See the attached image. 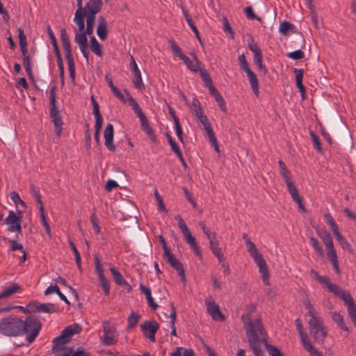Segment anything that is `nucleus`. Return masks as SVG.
<instances>
[{
	"label": "nucleus",
	"mask_w": 356,
	"mask_h": 356,
	"mask_svg": "<svg viewBox=\"0 0 356 356\" xmlns=\"http://www.w3.org/2000/svg\"><path fill=\"white\" fill-rule=\"evenodd\" d=\"M309 333L314 341L317 343H323L327 336V330L323 320L319 316L313 317L308 321Z\"/></svg>",
	"instance_id": "5"
},
{
	"label": "nucleus",
	"mask_w": 356,
	"mask_h": 356,
	"mask_svg": "<svg viewBox=\"0 0 356 356\" xmlns=\"http://www.w3.org/2000/svg\"><path fill=\"white\" fill-rule=\"evenodd\" d=\"M176 317H177L176 311H175V309L172 307V312H170V318L171 319V321H170V327L172 328L171 335H173V336H176V334H177L176 327H175Z\"/></svg>",
	"instance_id": "42"
},
{
	"label": "nucleus",
	"mask_w": 356,
	"mask_h": 356,
	"mask_svg": "<svg viewBox=\"0 0 356 356\" xmlns=\"http://www.w3.org/2000/svg\"><path fill=\"white\" fill-rule=\"evenodd\" d=\"M41 330L39 320L33 316L24 319L17 315H9L0 319V336L6 338H17L26 336V341L31 343Z\"/></svg>",
	"instance_id": "1"
},
{
	"label": "nucleus",
	"mask_w": 356,
	"mask_h": 356,
	"mask_svg": "<svg viewBox=\"0 0 356 356\" xmlns=\"http://www.w3.org/2000/svg\"><path fill=\"white\" fill-rule=\"evenodd\" d=\"M310 243H311L312 246L313 247V248L314 249V250L316 251V252L320 257H323L324 254H323V248L321 246V245L319 244L317 239H316L314 237H311L310 238Z\"/></svg>",
	"instance_id": "41"
},
{
	"label": "nucleus",
	"mask_w": 356,
	"mask_h": 356,
	"mask_svg": "<svg viewBox=\"0 0 356 356\" xmlns=\"http://www.w3.org/2000/svg\"><path fill=\"white\" fill-rule=\"evenodd\" d=\"M70 47L71 46H64V50L65 54V58L67 62L70 77L74 80L75 77V67L73 56Z\"/></svg>",
	"instance_id": "23"
},
{
	"label": "nucleus",
	"mask_w": 356,
	"mask_h": 356,
	"mask_svg": "<svg viewBox=\"0 0 356 356\" xmlns=\"http://www.w3.org/2000/svg\"><path fill=\"white\" fill-rule=\"evenodd\" d=\"M245 244L248 248V252L259 268L263 282L264 284L268 286L270 284V280L266 261L264 259L262 255L259 252L254 244L252 243L249 238H247L245 241Z\"/></svg>",
	"instance_id": "4"
},
{
	"label": "nucleus",
	"mask_w": 356,
	"mask_h": 356,
	"mask_svg": "<svg viewBox=\"0 0 356 356\" xmlns=\"http://www.w3.org/2000/svg\"><path fill=\"white\" fill-rule=\"evenodd\" d=\"M72 353V348H65L64 350L60 352L54 353V356H71Z\"/></svg>",
	"instance_id": "64"
},
{
	"label": "nucleus",
	"mask_w": 356,
	"mask_h": 356,
	"mask_svg": "<svg viewBox=\"0 0 356 356\" xmlns=\"http://www.w3.org/2000/svg\"><path fill=\"white\" fill-rule=\"evenodd\" d=\"M182 11H183V13L184 15V17H185V18L186 19V22H188V25L192 29V30L196 34H197L198 33L197 29L196 26H195V24H193V19H192L191 17L190 16V15L188 14L187 10H186L184 8L182 9Z\"/></svg>",
	"instance_id": "50"
},
{
	"label": "nucleus",
	"mask_w": 356,
	"mask_h": 356,
	"mask_svg": "<svg viewBox=\"0 0 356 356\" xmlns=\"http://www.w3.org/2000/svg\"><path fill=\"white\" fill-rule=\"evenodd\" d=\"M95 270L98 274V277H101L105 276L104 273L102 265L100 260L97 256H96L95 258Z\"/></svg>",
	"instance_id": "53"
},
{
	"label": "nucleus",
	"mask_w": 356,
	"mask_h": 356,
	"mask_svg": "<svg viewBox=\"0 0 356 356\" xmlns=\"http://www.w3.org/2000/svg\"><path fill=\"white\" fill-rule=\"evenodd\" d=\"M305 309L307 310L306 315L309 316V318L319 316L318 312L314 308L313 305L309 301H307L305 303Z\"/></svg>",
	"instance_id": "38"
},
{
	"label": "nucleus",
	"mask_w": 356,
	"mask_h": 356,
	"mask_svg": "<svg viewBox=\"0 0 356 356\" xmlns=\"http://www.w3.org/2000/svg\"><path fill=\"white\" fill-rule=\"evenodd\" d=\"M279 167L280 172L282 176L283 177L285 182L291 180L290 179V172L287 170L286 166L284 162L282 161H279Z\"/></svg>",
	"instance_id": "37"
},
{
	"label": "nucleus",
	"mask_w": 356,
	"mask_h": 356,
	"mask_svg": "<svg viewBox=\"0 0 356 356\" xmlns=\"http://www.w3.org/2000/svg\"><path fill=\"white\" fill-rule=\"evenodd\" d=\"M222 29L223 31L228 34L231 38H234V31L229 23V21L227 18L224 17L222 20Z\"/></svg>",
	"instance_id": "43"
},
{
	"label": "nucleus",
	"mask_w": 356,
	"mask_h": 356,
	"mask_svg": "<svg viewBox=\"0 0 356 356\" xmlns=\"http://www.w3.org/2000/svg\"><path fill=\"white\" fill-rule=\"evenodd\" d=\"M28 308L31 312H39V313H52L55 311L54 305L48 304H40L38 302H30L28 305Z\"/></svg>",
	"instance_id": "19"
},
{
	"label": "nucleus",
	"mask_w": 356,
	"mask_h": 356,
	"mask_svg": "<svg viewBox=\"0 0 356 356\" xmlns=\"http://www.w3.org/2000/svg\"><path fill=\"white\" fill-rule=\"evenodd\" d=\"M242 321L248 338V341L252 351L261 350L262 343H266L267 334L262 325L260 318L250 319L247 315L242 316Z\"/></svg>",
	"instance_id": "3"
},
{
	"label": "nucleus",
	"mask_w": 356,
	"mask_h": 356,
	"mask_svg": "<svg viewBox=\"0 0 356 356\" xmlns=\"http://www.w3.org/2000/svg\"><path fill=\"white\" fill-rule=\"evenodd\" d=\"M77 332L79 327L76 325H69L65 327L58 337L54 339L52 351L56 353L64 350L65 348H70L65 345L70 341V337Z\"/></svg>",
	"instance_id": "7"
},
{
	"label": "nucleus",
	"mask_w": 356,
	"mask_h": 356,
	"mask_svg": "<svg viewBox=\"0 0 356 356\" xmlns=\"http://www.w3.org/2000/svg\"><path fill=\"white\" fill-rule=\"evenodd\" d=\"M40 212H41L40 218H41V220H42V225L44 227L47 234L49 236H51V227H50L49 225L48 224V222H47V221L46 220V216H45V214H44V210L43 206H41L40 207Z\"/></svg>",
	"instance_id": "39"
},
{
	"label": "nucleus",
	"mask_w": 356,
	"mask_h": 356,
	"mask_svg": "<svg viewBox=\"0 0 356 356\" xmlns=\"http://www.w3.org/2000/svg\"><path fill=\"white\" fill-rule=\"evenodd\" d=\"M97 34L101 40H104L107 36L106 22L103 17L98 18Z\"/></svg>",
	"instance_id": "25"
},
{
	"label": "nucleus",
	"mask_w": 356,
	"mask_h": 356,
	"mask_svg": "<svg viewBox=\"0 0 356 356\" xmlns=\"http://www.w3.org/2000/svg\"><path fill=\"white\" fill-rule=\"evenodd\" d=\"M246 75L249 79L251 88L254 92H257L259 88V83L256 74L251 70L248 72Z\"/></svg>",
	"instance_id": "34"
},
{
	"label": "nucleus",
	"mask_w": 356,
	"mask_h": 356,
	"mask_svg": "<svg viewBox=\"0 0 356 356\" xmlns=\"http://www.w3.org/2000/svg\"><path fill=\"white\" fill-rule=\"evenodd\" d=\"M111 273L113 277L115 283L118 285H123L126 283L125 280L120 272H118L114 267L110 268Z\"/></svg>",
	"instance_id": "35"
},
{
	"label": "nucleus",
	"mask_w": 356,
	"mask_h": 356,
	"mask_svg": "<svg viewBox=\"0 0 356 356\" xmlns=\"http://www.w3.org/2000/svg\"><path fill=\"white\" fill-rule=\"evenodd\" d=\"M318 235L323 241L327 250V256L331 261L334 270L339 273V267L336 250L334 248L333 241L331 234L325 229H319Z\"/></svg>",
	"instance_id": "6"
},
{
	"label": "nucleus",
	"mask_w": 356,
	"mask_h": 356,
	"mask_svg": "<svg viewBox=\"0 0 356 356\" xmlns=\"http://www.w3.org/2000/svg\"><path fill=\"white\" fill-rule=\"evenodd\" d=\"M20 290V286L17 284H13L10 286L6 288L0 293V300L4 298L9 297L10 296L17 293Z\"/></svg>",
	"instance_id": "31"
},
{
	"label": "nucleus",
	"mask_w": 356,
	"mask_h": 356,
	"mask_svg": "<svg viewBox=\"0 0 356 356\" xmlns=\"http://www.w3.org/2000/svg\"><path fill=\"white\" fill-rule=\"evenodd\" d=\"M58 47L59 46H54V52L56 53V54L57 56L58 65V67H59V68H60V70L61 71V74H63V64L61 56H60V52H59Z\"/></svg>",
	"instance_id": "56"
},
{
	"label": "nucleus",
	"mask_w": 356,
	"mask_h": 356,
	"mask_svg": "<svg viewBox=\"0 0 356 356\" xmlns=\"http://www.w3.org/2000/svg\"><path fill=\"white\" fill-rule=\"evenodd\" d=\"M250 50L254 54V62L257 64L260 70L264 74H266L267 70L266 67L262 64V55L260 49H259V46H250Z\"/></svg>",
	"instance_id": "24"
},
{
	"label": "nucleus",
	"mask_w": 356,
	"mask_h": 356,
	"mask_svg": "<svg viewBox=\"0 0 356 356\" xmlns=\"http://www.w3.org/2000/svg\"><path fill=\"white\" fill-rule=\"evenodd\" d=\"M103 335L100 337V341L104 346H112L117 343L118 333L116 328L108 321H104L102 324Z\"/></svg>",
	"instance_id": "8"
},
{
	"label": "nucleus",
	"mask_w": 356,
	"mask_h": 356,
	"mask_svg": "<svg viewBox=\"0 0 356 356\" xmlns=\"http://www.w3.org/2000/svg\"><path fill=\"white\" fill-rule=\"evenodd\" d=\"M172 52L174 56L181 60L183 63L193 72H197L200 69V62L197 60V56L192 54L193 60H191L179 48V46H171Z\"/></svg>",
	"instance_id": "9"
},
{
	"label": "nucleus",
	"mask_w": 356,
	"mask_h": 356,
	"mask_svg": "<svg viewBox=\"0 0 356 356\" xmlns=\"http://www.w3.org/2000/svg\"><path fill=\"white\" fill-rule=\"evenodd\" d=\"M175 218L178 220V227L181 229V233L184 234H186L187 232H190L189 229L186 225V222L182 219V218L177 215Z\"/></svg>",
	"instance_id": "47"
},
{
	"label": "nucleus",
	"mask_w": 356,
	"mask_h": 356,
	"mask_svg": "<svg viewBox=\"0 0 356 356\" xmlns=\"http://www.w3.org/2000/svg\"><path fill=\"white\" fill-rule=\"evenodd\" d=\"M175 129L177 137L181 141H183V132L177 117H175Z\"/></svg>",
	"instance_id": "52"
},
{
	"label": "nucleus",
	"mask_w": 356,
	"mask_h": 356,
	"mask_svg": "<svg viewBox=\"0 0 356 356\" xmlns=\"http://www.w3.org/2000/svg\"><path fill=\"white\" fill-rule=\"evenodd\" d=\"M183 236L184 237V239L186 241V242L191 246V249L193 248H195V246L197 245V244L196 243V240H195V237H193L192 236L191 231L187 232L186 234H184Z\"/></svg>",
	"instance_id": "48"
},
{
	"label": "nucleus",
	"mask_w": 356,
	"mask_h": 356,
	"mask_svg": "<svg viewBox=\"0 0 356 356\" xmlns=\"http://www.w3.org/2000/svg\"><path fill=\"white\" fill-rule=\"evenodd\" d=\"M286 56L293 60H299L304 57V53L301 50H296L293 52L288 53Z\"/></svg>",
	"instance_id": "55"
},
{
	"label": "nucleus",
	"mask_w": 356,
	"mask_h": 356,
	"mask_svg": "<svg viewBox=\"0 0 356 356\" xmlns=\"http://www.w3.org/2000/svg\"><path fill=\"white\" fill-rule=\"evenodd\" d=\"M130 67L134 76L133 81L135 87L138 89L143 88L144 85L143 83L140 71L134 60V58L132 56H131Z\"/></svg>",
	"instance_id": "20"
},
{
	"label": "nucleus",
	"mask_w": 356,
	"mask_h": 356,
	"mask_svg": "<svg viewBox=\"0 0 356 356\" xmlns=\"http://www.w3.org/2000/svg\"><path fill=\"white\" fill-rule=\"evenodd\" d=\"M105 138V145L111 151L115 149V146L113 145V127L111 124H108L104 132Z\"/></svg>",
	"instance_id": "22"
},
{
	"label": "nucleus",
	"mask_w": 356,
	"mask_h": 356,
	"mask_svg": "<svg viewBox=\"0 0 356 356\" xmlns=\"http://www.w3.org/2000/svg\"><path fill=\"white\" fill-rule=\"evenodd\" d=\"M159 324L155 321H146L141 325V330L149 341H155V334L159 329Z\"/></svg>",
	"instance_id": "17"
},
{
	"label": "nucleus",
	"mask_w": 356,
	"mask_h": 356,
	"mask_svg": "<svg viewBox=\"0 0 356 356\" xmlns=\"http://www.w3.org/2000/svg\"><path fill=\"white\" fill-rule=\"evenodd\" d=\"M164 259L170 265L177 271L181 280L186 282V275L184 270L180 261L175 257L174 254L170 252L169 250H165L163 253Z\"/></svg>",
	"instance_id": "12"
},
{
	"label": "nucleus",
	"mask_w": 356,
	"mask_h": 356,
	"mask_svg": "<svg viewBox=\"0 0 356 356\" xmlns=\"http://www.w3.org/2000/svg\"><path fill=\"white\" fill-rule=\"evenodd\" d=\"M214 98L216 101L218 102V106L220 107L221 110L223 112H226L227 108H226V104L224 101L222 95L220 93H216V96H214Z\"/></svg>",
	"instance_id": "54"
},
{
	"label": "nucleus",
	"mask_w": 356,
	"mask_h": 356,
	"mask_svg": "<svg viewBox=\"0 0 356 356\" xmlns=\"http://www.w3.org/2000/svg\"><path fill=\"white\" fill-rule=\"evenodd\" d=\"M335 236H336L337 240L338 241V242L339 243V244L341 245V248L343 250H350V245L349 243L346 241V239L340 233H337V235Z\"/></svg>",
	"instance_id": "44"
},
{
	"label": "nucleus",
	"mask_w": 356,
	"mask_h": 356,
	"mask_svg": "<svg viewBox=\"0 0 356 356\" xmlns=\"http://www.w3.org/2000/svg\"><path fill=\"white\" fill-rule=\"evenodd\" d=\"M199 70L200 72V76H201L202 80L205 82V83L207 85L211 84V79L209 74L207 73V72L204 69L202 70L201 68Z\"/></svg>",
	"instance_id": "59"
},
{
	"label": "nucleus",
	"mask_w": 356,
	"mask_h": 356,
	"mask_svg": "<svg viewBox=\"0 0 356 356\" xmlns=\"http://www.w3.org/2000/svg\"><path fill=\"white\" fill-rule=\"evenodd\" d=\"M77 10L74 22L78 29L75 30L74 42L77 44H87V37L90 39V44H99L92 35L96 14L88 13L86 5L83 8L82 0H76Z\"/></svg>",
	"instance_id": "2"
},
{
	"label": "nucleus",
	"mask_w": 356,
	"mask_h": 356,
	"mask_svg": "<svg viewBox=\"0 0 356 356\" xmlns=\"http://www.w3.org/2000/svg\"><path fill=\"white\" fill-rule=\"evenodd\" d=\"M60 289L57 285H51L49 286L44 291V294L46 296L51 294L53 293H58Z\"/></svg>",
	"instance_id": "63"
},
{
	"label": "nucleus",
	"mask_w": 356,
	"mask_h": 356,
	"mask_svg": "<svg viewBox=\"0 0 356 356\" xmlns=\"http://www.w3.org/2000/svg\"><path fill=\"white\" fill-rule=\"evenodd\" d=\"M199 226L202 229L204 234L207 236V238H211V236L215 234L214 232H211L210 229L206 227L205 223L202 221L199 222Z\"/></svg>",
	"instance_id": "61"
},
{
	"label": "nucleus",
	"mask_w": 356,
	"mask_h": 356,
	"mask_svg": "<svg viewBox=\"0 0 356 356\" xmlns=\"http://www.w3.org/2000/svg\"><path fill=\"white\" fill-rule=\"evenodd\" d=\"M10 199L16 204H19L22 207H25L24 202L22 200L18 193L16 192H12L10 193Z\"/></svg>",
	"instance_id": "57"
},
{
	"label": "nucleus",
	"mask_w": 356,
	"mask_h": 356,
	"mask_svg": "<svg viewBox=\"0 0 356 356\" xmlns=\"http://www.w3.org/2000/svg\"><path fill=\"white\" fill-rule=\"evenodd\" d=\"M100 286L104 290L106 295L109 293V284L106 276L99 277Z\"/></svg>",
	"instance_id": "51"
},
{
	"label": "nucleus",
	"mask_w": 356,
	"mask_h": 356,
	"mask_svg": "<svg viewBox=\"0 0 356 356\" xmlns=\"http://www.w3.org/2000/svg\"><path fill=\"white\" fill-rule=\"evenodd\" d=\"M170 356H195L192 349L177 347L172 353H170Z\"/></svg>",
	"instance_id": "32"
},
{
	"label": "nucleus",
	"mask_w": 356,
	"mask_h": 356,
	"mask_svg": "<svg viewBox=\"0 0 356 356\" xmlns=\"http://www.w3.org/2000/svg\"><path fill=\"white\" fill-rule=\"evenodd\" d=\"M199 121L202 124V126L204 127L208 137L211 138V140L215 141V135H214V133L213 131V129L211 128V124L209 122V120H208L207 117L206 115L205 116H202L201 119H200Z\"/></svg>",
	"instance_id": "30"
},
{
	"label": "nucleus",
	"mask_w": 356,
	"mask_h": 356,
	"mask_svg": "<svg viewBox=\"0 0 356 356\" xmlns=\"http://www.w3.org/2000/svg\"><path fill=\"white\" fill-rule=\"evenodd\" d=\"M205 304L208 313L213 320L221 321L225 320V317L220 311L219 307L211 298L207 299L205 300Z\"/></svg>",
	"instance_id": "16"
},
{
	"label": "nucleus",
	"mask_w": 356,
	"mask_h": 356,
	"mask_svg": "<svg viewBox=\"0 0 356 356\" xmlns=\"http://www.w3.org/2000/svg\"><path fill=\"white\" fill-rule=\"evenodd\" d=\"M279 31L282 35H289L296 32V27L293 24L285 21L280 24Z\"/></svg>",
	"instance_id": "28"
},
{
	"label": "nucleus",
	"mask_w": 356,
	"mask_h": 356,
	"mask_svg": "<svg viewBox=\"0 0 356 356\" xmlns=\"http://www.w3.org/2000/svg\"><path fill=\"white\" fill-rule=\"evenodd\" d=\"M141 124V129L149 136L153 134V129L150 127L147 118L140 120Z\"/></svg>",
	"instance_id": "40"
},
{
	"label": "nucleus",
	"mask_w": 356,
	"mask_h": 356,
	"mask_svg": "<svg viewBox=\"0 0 356 356\" xmlns=\"http://www.w3.org/2000/svg\"><path fill=\"white\" fill-rule=\"evenodd\" d=\"M287 189L292 197V199L294 200L295 202H296L298 204V207L301 210H304L305 207L302 203V200L300 196L298 194V191L295 186L293 182L290 180L289 181L286 182Z\"/></svg>",
	"instance_id": "21"
},
{
	"label": "nucleus",
	"mask_w": 356,
	"mask_h": 356,
	"mask_svg": "<svg viewBox=\"0 0 356 356\" xmlns=\"http://www.w3.org/2000/svg\"><path fill=\"white\" fill-rule=\"evenodd\" d=\"M172 52L174 56L181 60L183 63L193 72H197L200 69V62L197 60V56L192 54L193 60H191L179 48V46H171Z\"/></svg>",
	"instance_id": "10"
},
{
	"label": "nucleus",
	"mask_w": 356,
	"mask_h": 356,
	"mask_svg": "<svg viewBox=\"0 0 356 356\" xmlns=\"http://www.w3.org/2000/svg\"><path fill=\"white\" fill-rule=\"evenodd\" d=\"M102 6V0H89L86 3L88 13L90 14L98 13Z\"/></svg>",
	"instance_id": "27"
},
{
	"label": "nucleus",
	"mask_w": 356,
	"mask_h": 356,
	"mask_svg": "<svg viewBox=\"0 0 356 356\" xmlns=\"http://www.w3.org/2000/svg\"><path fill=\"white\" fill-rule=\"evenodd\" d=\"M296 326L298 331L302 343L309 340L307 334L304 331L301 321L297 318L295 321Z\"/></svg>",
	"instance_id": "33"
},
{
	"label": "nucleus",
	"mask_w": 356,
	"mask_h": 356,
	"mask_svg": "<svg viewBox=\"0 0 356 356\" xmlns=\"http://www.w3.org/2000/svg\"><path fill=\"white\" fill-rule=\"evenodd\" d=\"M304 348L308 351L311 356H323L321 353L317 350L312 344L310 340L302 343Z\"/></svg>",
	"instance_id": "36"
},
{
	"label": "nucleus",
	"mask_w": 356,
	"mask_h": 356,
	"mask_svg": "<svg viewBox=\"0 0 356 356\" xmlns=\"http://www.w3.org/2000/svg\"><path fill=\"white\" fill-rule=\"evenodd\" d=\"M90 222L92 223V227L95 232L98 234L100 231V227L98 225V219L97 216L93 213L90 217Z\"/></svg>",
	"instance_id": "58"
},
{
	"label": "nucleus",
	"mask_w": 356,
	"mask_h": 356,
	"mask_svg": "<svg viewBox=\"0 0 356 356\" xmlns=\"http://www.w3.org/2000/svg\"><path fill=\"white\" fill-rule=\"evenodd\" d=\"M139 320V316L135 313H132L128 318V327L132 328L136 326Z\"/></svg>",
	"instance_id": "49"
},
{
	"label": "nucleus",
	"mask_w": 356,
	"mask_h": 356,
	"mask_svg": "<svg viewBox=\"0 0 356 356\" xmlns=\"http://www.w3.org/2000/svg\"><path fill=\"white\" fill-rule=\"evenodd\" d=\"M339 298L344 301L348 307V313L353 324L356 326V305L350 293L344 291Z\"/></svg>",
	"instance_id": "13"
},
{
	"label": "nucleus",
	"mask_w": 356,
	"mask_h": 356,
	"mask_svg": "<svg viewBox=\"0 0 356 356\" xmlns=\"http://www.w3.org/2000/svg\"><path fill=\"white\" fill-rule=\"evenodd\" d=\"M330 315L333 321H334L337 325L343 330L348 332V327L346 326L343 317L337 312H332L330 313Z\"/></svg>",
	"instance_id": "29"
},
{
	"label": "nucleus",
	"mask_w": 356,
	"mask_h": 356,
	"mask_svg": "<svg viewBox=\"0 0 356 356\" xmlns=\"http://www.w3.org/2000/svg\"><path fill=\"white\" fill-rule=\"evenodd\" d=\"M60 40L62 44H70L68 34L65 29H63L60 31Z\"/></svg>",
	"instance_id": "60"
},
{
	"label": "nucleus",
	"mask_w": 356,
	"mask_h": 356,
	"mask_svg": "<svg viewBox=\"0 0 356 356\" xmlns=\"http://www.w3.org/2000/svg\"><path fill=\"white\" fill-rule=\"evenodd\" d=\"M314 273L316 280L334 296L339 297L344 291V290L341 289L339 286L332 283L328 277L318 275L316 273Z\"/></svg>",
	"instance_id": "15"
},
{
	"label": "nucleus",
	"mask_w": 356,
	"mask_h": 356,
	"mask_svg": "<svg viewBox=\"0 0 356 356\" xmlns=\"http://www.w3.org/2000/svg\"><path fill=\"white\" fill-rule=\"evenodd\" d=\"M126 97H127V101L129 104V106L131 107V108L133 109L134 111L137 110L140 107L139 104L133 98L131 95L127 91H126Z\"/></svg>",
	"instance_id": "45"
},
{
	"label": "nucleus",
	"mask_w": 356,
	"mask_h": 356,
	"mask_svg": "<svg viewBox=\"0 0 356 356\" xmlns=\"http://www.w3.org/2000/svg\"><path fill=\"white\" fill-rule=\"evenodd\" d=\"M21 51L23 56V65L28 75H32V69L31 66V59L35 54L34 48L28 49V46H21Z\"/></svg>",
	"instance_id": "18"
},
{
	"label": "nucleus",
	"mask_w": 356,
	"mask_h": 356,
	"mask_svg": "<svg viewBox=\"0 0 356 356\" xmlns=\"http://www.w3.org/2000/svg\"><path fill=\"white\" fill-rule=\"evenodd\" d=\"M140 292L143 293L146 296V299L149 306L151 307L152 309H156L158 307V305L154 301V298L152 296V291L150 288L140 284Z\"/></svg>",
	"instance_id": "26"
},
{
	"label": "nucleus",
	"mask_w": 356,
	"mask_h": 356,
	"mask_svg": "<svg viewBox=\"0 0 356 356\" xmlns=\"http://www.w3.org/2000/svg\"><path fill=\"white\" fill-rule=\"evenodd\" d=\"M262 346L266 347L269 355L271 356H279L281 353L278 348H277L275 346L269 345L267 341L266 343H262Z\"/></svg>",
	"instance_id": "46"
},
{
	"label": "nucleus",
	"mask_w": 356,
	"mask_h": 356,
	"mask_svg": "<svg viewBox=\"0 0 356 356\" xmlns=\"http://www.w3.org/2000/svg\"><path fill=\"white\" fill-rule=\"evenodd\" d=\"M22 218V212H19L18 215L14 211H10L8 217L5 220V222L9 225L8 231L10 232H21L22 227L20 225V220Z\"/></svg>",
	"instance_id": "14"
},
{
	"label": "nucleus",
	"mask_w": 356,
	"mask_h": 356,
	"mask_svg": "<svg viewBox=\"0 0 356 356\" xmlns=\"http://www.w3.org/2000/svg\"><path fill=\"white\" fill-rule=\"evenodd\" d=\"M56 103V99H55V94L51 90L50 94V115L51 118V120L53 123L54 124L55 127V132L57 134L58 136H60V133L62 131V125L63 122L61 117L59 113V111L58 108L55 105Z\"/></svg>",
	"instance_id": "11"
},
{
	"label": "nucleus",
	"mask_w": 356,
	"mask_h": 356,
	"mask_svg": "<svg viewBox=\"0 0 356 356\" xmlns=\"http://www.w3.org/2000/svg\"><path fill=\"white\" fill-rule=\"evenodd\" d=\"M168 140L169 144H170V147H171V149H172V150L174 152L177 153V152H179V151H180V149H179V147L178 145H177V144L176 143V142H175V141L172 138V137H171V136H168Z\"/></svg>",
	"instance_id": "62"
}]
</instances>
